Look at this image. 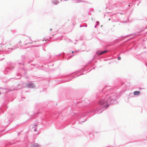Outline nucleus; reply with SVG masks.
<instances>
[{
  "label": "nucleus",
  "instance_id": "9d476101",
  "mask_svg": "<svg viewBox=\"0 0 147 147\" xmlns=\"http://www.w3.org/2000/svg\"><path fill=\"white\" fill-rule=\"evenodd\" d=\"M72 53H74V52H73V51L72 52Z\"/></svg>",
  "mask_w": 147,
  "mask_h": 147
},
{
  "label": "nucleus",
  "instance_id": "7ed1b4c3",
  "mask_svg": "<svg viewBox=\"0 0 147 147\" xmlns=\"http://www.w3.org/2000/svg\"><path fill=\"white\" fill-rule=\"evenodd\" d=\"M140 94V92L139 91H135L134 92V95H138Z\"/></svg>",
  "mask_w": 147,
  "mask_h": 147
},
{
  "label": "nucleus",
  "instance_id": "0eeeda50",
  "mask_svg": "<svg viewBox=\"0 0 147 147\" xmlns=\"http://www.w3.org/2000/svg\"><path fill=\"white\" fill-rule=\"evenodd\" d=\"M118 60H120L121 59V58L120 57H119L118 58Z\"/></svg>",
  "mask_w": 147,
  "mask_h": 147
},
{
  "label": "nucleus",
  "instance_id": "39448f33",
  "mask_svg": "<svg viewBox=\"0 0 147 147\" xmlns=\"http://www.w3.org/2000/svg\"><path fill=\"white\" fill-rule=\"evenodd\" d=\"M33 146H34V147H39V146L36 144H34L33 145Z\"/></svg>",
  "mask_w": 147,
  "mask_h": 147
},
{
  "label": "nucleus",
  "instance_id": "6e6552de",
  "mask_svg": "<svg viewBox=\"0 0 147 147\" xmlns=\"http://www.w3.org/2000/svg\"><path fill=\"white\" fill-rule=\"evenodd\" d=\"M59 3V2H58V1H57V2H56V3H55V4H57V3Z\"/></svg>",
  "mask_w": 147,
  "mask_h": 147
},
{
  "label": "nucleus",
  "instance_id": "423d86ee",
  "mask_svg": "<svg viewBox=\"0 0 147 147\" xmlns=\"http://www.w3.org/2000/svg\"><path fill=\"white\" fill-rule=\"evenodd\" d=\"M36 126H34V127H33L34 129V131H36Z\"/></svg>",
  "mask_w": 147,
  "mask_h": 147
},
{
  "label": "nucleus",
  "instance_id": "1a4fd4ad",
  "mask_svg": "<svg viewBox=\"0 0 147 147\" xmlns=\"http://www.w3.org/2000/svg\"><path fill=\"white\" fill-rule=\"evenodd\" d=\"M52 30L51 29H50V31H51Z\"/></svg>",
  "mask_w": 147,
  "mask_h": 147
},
{
  "label": "nucleus",
  "instance_id": "9b49d317",
  "mask_svg": "<svg viewBox=\"0 0 147 147\" xmlns=\"http://www.w3.org/2000/svg\"><path fill=\"white\" fill-rule=\"evenodd\" d=\"M1 94V93L0 92V95Z\"/></svg>",
  "mask_w": 147,
  "mask_h": 147
},
{
  "label": "nucleus",
  "instance_id": "20e7f679",
  "mask_svg": "<svg viewBox=\"0 0 147 147\" xmlns=\"http://www.w3.org/2000/svg\"><path fill=\"white\" fill-rule=\"evenodd\" d=\"M106 52H107V51H104L102 52H100V51H99L97 53H98V52L99 53L98 54V55H102V54H103V53H106Z\"/></svg>",
  "mask_w": 147,
  "mask_h": 147
},
{
  "label": "nucleus",
  "instance_id": "f03ea898",
  "mask_svg": "<svg viewBox=\"0 0 147 147\" xmlns=\"http://www.w3.org/2000/svg\"><path fill=\"white\" fill-rule=\"evenodd\" d=\"M27 87L28 88H33L35 87L34 84H29L27 85Z\"/></svg>",
  "mask_w": 147,
  "mask_h": 147
},
{
  "label": "nucleus",
  "instance_id": "f257e3e1",
  "mask_svg": "<svg viewBox=\"0 0 147 147\" xmlns=\"http://www.w3.org/2000/svg\"><path fill=\"white\" fill-rule=\"evenodd\" d=\"M98 104L99 105H102L103 107H105L106 108L109 105L107 102L105 101L104 100H100L98 101Z\"/></svg>",
  "mask_w": 147,
  "mask_h": 147
}]
</instances>
